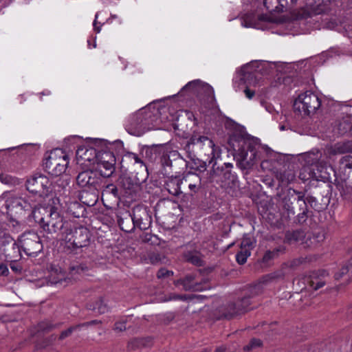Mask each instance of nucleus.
<instances>
[{
  "mask_svg": "<svg viewBox=\"0 0 352 352\" xmlns=\"http://www.w3.org/2000/svg\"><path fill=\"white\" fill-rule=\"evenodd\" d=\"M215 162L212 164V169L209 173L208 182L221 183L222 186L231 187L237 181L236 175L232 172L233 165L231 163H224L219 168H214Z\"/></svg>",
  "mask_w": 352,
  "mask_h": 352,
  "instance_id": "obj_9",
  "label": "nucleus"
},
{
  "mask_svg": "<svg viewBox=\"0 0 352 352\" xmlns=\"http://www.w3.org/2000/svg\"><path fill=\"white\" fill-rule=\"evenodd\" d=\"M160 131L158 135L165 133L168 138L165 142L155 144V155H157L161 169L157 173L158 179H155V186L162 188V191L166 190L169 194L177 196L180 194L179 177H173L172 166L173 162L178 159L179 153L173 149L168 144L170 142V132L168 131Z\"/></svg>",
  "mask_w": 352,
  "mask_h": 352,
  "instance_id": "obj_1",
  "label": "nucleus"
},
{
  "mask_svg": "<svg viewBox=\"0 0 352 352\" xmlns=\"http://www.w3.org/2000/svg\"><path fill=\"white\" fill-rule=\"evenodd\" d=\"M32 213L35 221L40 224L45 232L52 234L59 230L61 235L63 234L65 223L68 221H63L57 208L50 207L34 210Z\"/></svg>",
  "mask_w": 352,
  "mask_h": 352,
  "instance_id": "obj_3",
  "label": "nucleus"
},
{
  "mask_svg": "<svg viewBox=\"0 0 352 352\" xmlns=\"http://www.w3.org/2000/svg\"><path fill=\"white\" fill-rule=\"evenodd\" d=\"M346 175V178H344L340 182L338 181V179H336L335 184L338 190L340 191V195L345 199H351L350 190L352 187L348 186V184H352V169L349 170Z\"/></svg>",
  "mask_w": 352,
  "mask_h": 352,
  "instance_id": "obj_22",
  "label": "nucleus"
},
{
  "mask_svg": "<svg viewBox=\"0 0 352 352\" xmlns=\"http://www.w3.org/2000/svg\"><path fill=\"white\" fill-rule=\"evenodd\" d=\"M12 243V251L9 249L5 250V254L6 260L10 263L19 261L21 257L20 245H18L14 241L13 239L6 233H0V244L6 245V244Z\"/></svg>",
  "mask_w": 352,
  "mask_h": 352,
  "instance_id": "obj_17",
  "label": "nucleus"
},
{
  "mask_svg": "<svg viewBox=\"0 0 352 352\" xmlns=\"http://www.w3.org/2000/svg\"><path fill=\"white\" fill-rule=\"evenodd\" d=\"M206 170V163L205 162H203L198 167V170L200 172H204Z\"/></svg>",
  "mask_w": 352,
  "mask_h": 352,
  "instance_id": "obj_64",
  "label": "nucleus"
},
{
  "mask_svg": "<svg viewBox=\"0 0 352 352\" xmlns=\"http://www.w3.org/2000/svg\"><path fill=\"white\" fill-rule=\"evenodd\" d=\"M186 299V298L185 296L173 294V295H171L168 300H185Z\"/></svg>",
  "mask_w": 352,
  "mask_h": 352,
  "instance_id": "obj_63",
  "label": "nucleus"
},
{
  "mask_svg": "<svg viewBox=\"0 0 352 352\" xmlns=\"http://www.w3.org/2000/svg\"><path fill=\"white\" fill-rule=\"evenodd\" d=\"M304 197L305 192L293 188H289L283 194V197L281 198V206L289 219L294 217L299 209H302V207L306 206Z\"/></svg>",
  "mask_w": 352,
  "mask_h": 352,
  "instance_id": "obj_7",
  "label": "nucleus"
},
{
  "mask_svg": "<svg viewBox=\"0 0 352 352\" xmlns=\"http://www.w3.org/2000/svg\"><path fill=\"white\" fill-rule=\"evenodd\" d=\"M186 259L188 262L197 266H201L203 265V261L198 253H188L186 255Z\"/></svg>",
  "mask_w": 352,
  "mask_h": 352,
  "instance_id": "obj_46",
  "label": "nucleus"
},
{
  "mask_svg": "<svg viewBox=\"0 0 352 352\" xmlns=\"http://www.w3.org/2000/svg\"><path fill=\"white\" fill-rule=\"evenodd\" d=\"M153 234L151 232H144L141 235L142 241L144 243H148L151 241Z\"/></svg>",
  "mask_w": 352,
  "mask_h": 352,
  "instance_id": "obj_57",
  "label": "nucleus"
},
{
  "mask_svg": "<svg viewBox=\"0 0 352 352\" xmlns=\"http://www.w3.org/2000/svg\"><path fill=\"white\" fill-rule=\"evenodd\" d=\"M153 102L148 106L138 110L135 113L129 116L126 119L124 126L126 131L133 135L140 136L146 131L152 129L154 113Z\"/></svg>",
  "mask_w": 352,
  "mask_h": 352,
  "instance_id": "obj_2",
  "label": "nucleus"
},
{
  "mask_svg": "<svg viewBox=\"0 0 352 352\" xmlns=\"http://www.w3.org/2000/svg\"><path fill=\"white\" fill-rule=\"evenodd\" d=\"M200 94L206 95L209 104H213L216 102L214 89L210 85L205 83Z\"/></svg>",
  "mask_w": 352,
  "mask_h": 352,
  "instance_id": "obj_41",
  "label": "nucleus"
},
{
  "mask_svg": "<svg viewBox=\"0 0 352 352\" xmlns=\"http://www.w3.org/2000/svg\"><path fill=\"white\" fill-rule=\"evenodd\" d=\"M330 155L352 153V141L337 142L327 149Z\"/></svg>",
  "mask_w": 352,
  "mask_h": 352,
  "instance_id": "obj_24",
  "label": "nucleus"
},
{
  "mask_svg": "<svg viewBox=\"0 0 352 352\" xmlns=\"http://www.w3.org/2000/svg\"><path fill=\"white\" fill-rule=\"evenodd\" d=\"M87 308L100 314H104L109 311V307L102 298H99L94 302L89 303Z\"/></svg>",
  "mask_w": 352,
  "mask_h": 352,
  "instance_id": "obj_28",
  "label": "nucleus"
},
{
  "mask_svg": "<svg viewBox=\"0 0 352 352\" xmlns=\"http://www.w3.org/2000/svg\"><path fill=\"white\" fill-rule=\"evenodd\" d=\"M251 252L241 250L236 254V260L239 265H243L246 263L247 258L250 256Z\"/></svg>",
  "mask_w": 352,
  "mask_h": 352,
  "instance_id": "obj_47",
  "label": "nucleus"
},
{
  "mask_svg": "<svg viewBox=\"0 0 352 352\" xmlns=\"http://www.w3.org/2000/svg\"><path fill=\"white\" fill-rule=\"evenodd\" d=\"M200 80H195L187 83L182 89L184 91H190L195 94H199L201 92L202 87L204 85Z\"/></svg>",
  "mask_w": 352,
  "mask_h": 352,
  "instance_id": "obj_35",
  "label": "nucleus"
},
{
  "mask_svg": "<svg viewBox=\"0 0 352 352\" xmlns=\"http://www.w3.org/2000/svg\"><path fill=\"white\" fill-rule=\"evenodd\" d=\"M194 148L208 157L209 164H212L214 160L220 156L219 148L206 136H192L186 145L185 149L188 151L191 148L193 150Z\"/></svg>",
  "mask_w": 352,
  "mask_h": 352,
  "instance_id": "obj_6",
  "label": "nucleus"
},
{
  "mask_svg": "<svg viewBox=\"0 0 352 352\" xmlns=\"http://www.w3.org/2000/svg\"><path fill=\"white\" fill-rule=\"evenodd\" d=\"M352 268V258L348 261V263L342 266L340 271L335 274L336 279H340L343 277L344 275L346 274L350 269Z\"/></svg>",
  "mask_w": 352,
  "mask_h": 352,
  "instance_id": "obj_49",
  "label": "nucleus"
},
{
  "mask_svg": "<svg viewBox=\"0 0 352 352\" xmlns=\"http://www.w3.org/2000/svg\"><path fill=\"white\" fill-rule=\"evenodd\" d=\"M276 257L271 250H267L262 258V262L264 263H267L270 261L273 260Z\"/></svg>",
  "mask_w": 352,
  "mask_h": 352,
  "instance_id": "obj_53",
  "label": "nucleus"
},
{
  "mask_svg": "<svg viewBox=\"0 0 352 352\" xmlns=\"http://www.w3.org/2000/svg\"><path fill=\"white\" fill-rule=\"evenodd\" d=\"M263 4L270 13H280L285 12L283 6H281L280 1L279 0H263Z\"/></svg>",
  "mask_w": 352,
  "mask_h": 352,
  "instance_id": "obj_31",
  "label": "nucleus"
},
{
  "mask_svg": "<svg viewBox=\"0 0 352 352\" xmlns=\"http://www.w3.org/2000/svg\"><path fill=\"white\" fill-rule=\"evenodd\" d=\"M65 228L61 239L67 248L76 249L89 244V232L87 228L78 227L72 221L66 223Z\"/></svg>",
  "mask_w": 352,
  "mask_h": 352,
  "instance_id": "obj_5",
  "label": "nucleus"
},
{
  "mask_svg": "<svg viewBox=\"0 0 352 352\" xmlns=\"http://www.w3.org/2000/svg\"><path fill=\"white\" fill-rule=\"evenodd\" d=\"M69 164L67 155L63 150L56 148L52 151L44 163L49 174L59 176L65 172Z\"/></svg>",
  "mask_w": 352,
  "mask_h": 352,
  "instance_id": "obj_8",
  "label": "nucleus"
},
{
  "mask_svg": "<svg viewBox=\"0 0 352 352\" xmlns=\"http://www.w3.org/2000/svg\"><path fill=\"white\" fill-rule=\"evenodd\" d=\"M335 130H337V133L340 135H344L348 132H351L352 117L346 116L339 120L335 128Z\"/></svg>",
  "mask_w": 352,
  "mask_h": 352,
  "instance_id": "obj_27",
  "label": "nucleus"
},
{
  "mask_svg": "<svg viewBox=\"0 0 352 352\" xmlns=\"http://www.w3.org/2000/svg\"><path fill=\"white\" fill-rule=\"evenodd\" d=\"M126 329L125 322H118L114 325V330L117 331H122Z\"/></svg>",
  "mask_w": 352,
  "mask_h": 352,
  "instance_id": "obj_58",
  "label": "nucleus"
},
{
  "mask_svg": "<svg viewBox=\"0 0 352 352\" xmlns=\"http://www.w3.org/2000/svg\"><path fill=\"white\" fill-rule=\"evenodd\" d=\"M339 170L344 173V175H346L349 170H352L351 155H345L340 159Z\"/></svg>",
  "mask_w": 352,
  "mask_h": 352,
  "instance_id": "obj_38",
  "label": "nucleus"
},
{
  "mask_svg": "<svg viewBox=\"0 0 352 352\" xmlns=\"http://www.w3.org/2000/svg\"><path fill=\"white\" fill-rule=\"evenodd\" d=\"M9 273L8 268L5 264H0V275L7 276Z\"/></svg>",
  "mask_w": 352,
  "mask_h": 352,
  "instance_id": "obj_60",
  "label": "nucleus"
},
{
  "mask_svg": "<svg viewBox=\"0 0 352 352\" xmlns=\"http://www.w3.org/2000/svg\"><path fill=\"white\" fill-rule=\"evenodd\" d=\"M140 344V340L134 339L129 342V346L131 347V349H134L135 347L139 346Z\"/></svg>",
  "mask_w": 352,
  "mask_h": 352,
  "instance_id": "obj_62",
  "label": "nucleus"
},
{
  "mask_svg": "<svg viewBox=\"0 0 352 352\" xmlns=\"http://www.w3.org/2000/svg\"><path fill=\"white\" fill-rule=\"evenodd\" d=\"M98 323H100V321L95 320H92L91 322H87L80 324H78L76 326L71 327L69 329H67V330L63 331L60 333L59 339L63 340V339L66 338L67 337L69 336L72 332H74V331H76V330H80L83 327H88L89 325L98 324Z\"/></svg>",
  "mask_w": 352,
  "mask_h": 352,
  "instance_id": "obj_33",
  "label": "nucleus"
},
{
  "mask_svg": "<svg viewBox=\"0 0 352 352\" xmlns=\"http://www.w3.org/2000/svg\"><path fill=\"white\" fill-rule=\"evenodd\" d=\"M307 261V257H298L296 258H294L288 262L284 263L283 267L287 270V268L291 270H296L298 267H300L301 265L305 263Z\"/></svg>",
  "mask_w": 352,
  "mask_h": 352,
  "instance_id": "obj_40",
  "label": "nucleus"
},
{
  "mask_svg": "<svg viewBox=\"0 0 352 352\" xmlns=\"http://www.w3.org/2000/svg\"><path fill=\"white\" fill-rule=\"evenodd\" d=\"M119 185L124 190L127 196H133L140 190V185L134 182L131 177L126 176L120 177L119 179Z\"/></svg>",
  "mask_w": 352,
  "mask_h": 352,
  "instance_id": "obj_21",
  "label": "nucleus"
},
{
  "mask_svg": "<svg viewBox=\"0 0 352 352\" xmlns=\"http://www.w3.org/2000/svg\"><path fill=\"white\" fill-rule=\"evenodd\" d=\"M50 181L43 175L33 176L26 182V188L32 194L43 195L47 193Z\"/></svg>",
  "mask_w": 352,
  "mask_h": 352,
  "instance_id": "obj_15",
  "label": "nucleus"
},
{
  "mask_svg": "<svg viewBox=\"0 0 352 352\" xmlns=\"http://www.w3.org/2000/svg\"><path fill=\"white\" fill-rule=\"evenodd\" d=\"M195 274H187L184 278L177 280L176 285H182L186 291H202L206 289L201 283L197 280Z\"/></svg>",
  "mask_w": 352,
  "mask_h": 352,
  "instance_id": "obj_18",
  "label": "nucleus"
},
{
  "mask_svg": "<svg viewBox=\"0 0 352 352\" xmlns=\"http://www.w3.org/2000/svg\"><path fill=\"white\" fill-rule=\"evenodd\" d=\"M0 181L3 184H9L11 182V177L7 175L0 174Z\"/></svg>",
  "mask_w": 352,
  "mask_h": 352,
  "instance_id": "obj_61",
  "label": "nucleus"
},
{
  "mask_svg": "<svg viewBox=\"0 0 352 352\" xmlns=\"http://www.w3.org/2000/svg\"><path fill=\"white\" fill-rule=\"evenodd\" d=\"M304 201L307 206H309L311 208L314 209L315 210L319 211L322 208L321 207L319 206V204H318L316 197L313 196H305Z\"/></svg>",
  "mask_w": 352,
  "mask_h": 352,
  "instance_id": "obj_48",
  "label": "nucleus"
},
{
  "mask_svg": "<svg viewBox=\"0 0 352 352\" xmlns=\"http://www.w3.org/2000/svg\"><path fill=\"white\" fill-rule=\"evenodd\" d=\"M50 280L52 284L62 283L63 281H66L65 273L60 268H53L50 274Z\"/></svg>",
  "mask_w": 352,
  "mask_h": 352,
  "instance_id": "obj_36",
  "label": "nucleus"
},
{
  "mask_svg": "<svg viewBox=\"0 0 352 352\" xmlns=\"http://www.w3.org/2000/svg\"><path fill=\"white\" fill-rule=\"evenodd\" d=\"M321 153L316 151V152H310L307 153L305 156V161L308 165L310 166H316L318 167V164H319V160L321 157ZM323 167L321 166V169L318 168V170L320 172L322 171Z\"/></svg>",
  "mask_w": 352,
  "mask_h": 352,
  "instance_id": "obj_34",
  "label": "nucleus"
},
{
  "mask_svg": "<svg viewBox=\"0 0 352 352\" xmlns=\"http://www.w3.org/2000/svg\"><path fill=\"white\" fill-rule=\"evenodd\" d=\"M19 243L24 252L28 256H34L43 250V245L39 236L34 232H28L23 234Z\"/></svg>",
  "mask_w": 352,
  "mask_h": 352,
  "instance_id": "obj_12",
  "label": "nucleus"
},
{
  "mask_svg": "<svg viewBox=\"0 0 352 352\" xmlns=\"http://www.w3.org/2000/svg\"><path fill=\"white\" fill-rule=\"evenodd\" d=\"M76 156L77 164L87 168L95 164L98 160L96 149L87 146L78 147Z\"/></svg>",
  "mask_w": 352,
  "mask_h": 352,
  "instance_id": "obj_14",
  "label": "nucleus"
},
{
  "mask_svg": "<svg viewBox=\"0 0 352 352\" xmlns=\"http://www.w3.org/2000/svg\"><path fill=\"white\" fill-rule=\"evenodd\" d=\"M240 314L238 307L235 302L228 304L223 311V316L226 319H231Z\"/></svg>",
  "mask_w": 352,
  "mask_h": 352,
  "instance_id": "obj_37",
  "label": "nucleus"
},
{
  "mask_svg": "<svg viewBox=\"0 0 352 352\" xmlns=\"http://www.w3.org/2000/svg\"><path fill=\"white\" fill-rule=\"evenodd\" d=\"M270 20V17L266 14H261L256 16L252 15H247L245 19V26L246 27H254L258 28V21H268Z\"/></svg>",
  "mask_w": 352,
  "mask_h": 352,
  "instance_id": "obj_32",
  "label": "nucleus"
},
{
  "mask_svg": "<svg viewBox=\"0 0 352 352\" xmlns=\"http://www.w3.org/2000/svg\"><path fill=\"white\" fill-rule=\"evenodd\" d=\"M256 243L254 237L251 236L250 234H244L241 242L240 248L243 250H251L254 248V244Z\"/></svg>",
  "mask_w": 352,
  "mask_h": 352,
  "instance_id": "obj_39",
  "label": "nucleus"
},
{
  "mask_svg": "<svg viewBox=\"0 0 352 352\" xmlns=\"http://www.w3.org/2000/svg\"><path fill=\"white\" fill-rule=\"evenodd\" d=\"M115 157L111 153H104L96 162V170L101 177H110L114 172Z\"/></svg>",
  "mask_w": 352,
  "mask_h": 352,
  "instance_id": "obj_16",
  "label": "nucleus"
},
{
  "mask_svg": "<svg viewBox=\"0 0 352 352\" xmlns=\"http://www.w3.org/2000/svg\"><path fill=\"white\" fill-rule=\"evenodd\" d=\"M200 94L206 95L209 104H213L216 102L214 89L210 85L205 83Z\"/></svg>",
  "mask_w": 352,
  "mask_h": 352,
  "instance_id": "obj_42",
  "label": "nucleus"
},
{
  "mask_svg": "<svg viewBox=\"0 0 352 352\" xmlns=\"http://www.w3.org/2000/svg\"><path fill=\"white\" fill-rule=\"evenodd\" d=\"M1 197L6 201V208L10 210H31L36 207L35 200L30 197L22 198L13 192H5Z\"/></svg>",
  "mask_w": 352,
  "mask_h": 352,
  "instance_id": "obj_11",
  "label": "nucleus"
},
{
  "mask_svg": "<svg viewBox=\"0 0 352 352\" xmlns=\"http://www.w3.org/2000/svg\"><path fill=\"white\" fill-rule=\"evenodd\" d=\"M249 67L248 65L243 66L239 74L240 82L245 85L246 87L257 83L256 74L250 71Z\"/></svg>",
  "mask_w": 352,
  "mask_h": 352,
  "instance_id": "obj_23",
  "label": "nucleus"
},
{
  "mask_svg": "<svg viewBox=\"0 0 352 352\" xmlns=\"http://www.w3.org/2000/svg\"><path fill=\"white\" fill-rule=\"evenodd\" d=\"M299 212L296 217H294V222L300 225L304 224L308 218V212L309 209L307 208V206L302 207V209L298 210Z\"/></svg>",
  "mask_w": 352,
  "mask_h": 352,
  "instance_id": "obj_43",
  "label": "nucleus"
},
{
  "mask_svg": "<svg viewBox=\"0 0 352 352\" xmlns=\"http://www.w3.org/2000/svg\"><path fill=\"white\" fill-rule=\"evenodd\" d=\"M321 105L318 96L309 91H305L298 96L294 103V109L305 116L314 113Z\"/></svg>",
  "mask_w": 352,
  "mask_h": 352,
  "instance_id": "obj_10",
  "label": "nucleus"
},
{
  "mask_svg": "<svg viewBox=\"0 0 352 352\" xmlns=\"http://www.w3.org/2000/svg\"><path fill=\"white\" fill-rule=\"evenodd\" d=\"M235 303L238 307L241 314H244L251 309L250 307V300L249 297H243L241 299H239L236 302H235Z\"/></svg>",
  "mask_w": 352,
  "mask_h": 352,
  "instance_id": "obj_44",
  "label": "nucleus"
},
{
  "mask_svg": "<svg viewBox=\"0 0 352 352\" xmlns=\"http://www.w3.org/2000/svg\"><path fill=\"white\" fill-rule=\"evenodd\" d=\"M261 344V341L258 339H252L250 341V343L249 345H247L244 347L245 350H250V349L254 347V346H258Z\"/></svg>",
  "mask_w": 352,
  "mask_h": 352,
  "instance_id": "obj_55",
  "label": "nucleus"
},
{
  "mask_svg": "<svg viewBox=\"0 0 352 352\" xmlns=\"http://www.w3.org/2000/svg\"><path fill=\"white\" fill-rule=\"evenodd\" d=\"M228 142L239 157V165L241 168H250L254 164L256 156L255 146L252 145L245 135L234 132L230 136Z\"/></svg>",
  "mask_w": 352,
  "mask_h": 352,
  "instance_id": "obj_4",
  "label": "nucleus"
},
{
  "mask_svg": "<svg viewBox=\"0 0 352 352\" xmlns=\"http://www.w3.org/2000/svg\"><path fill=\"white\" fill-rule=\"evenodd\" d=\"M276 178L283 184H288L295 180L296 175L292 170L287 169L283 171L278 172L276 174Z\"/></svg>",
  "mask_w": 352,
  "mask_h": 352,
  "instance_id": "obj_30",
  "label": "nucleus"
},
{
  "mask_svg": "<svg viewBox=\"0 0 352 352\" xmlns=\"http://www.w3.org/2000/svg\"><path fill=\"white\" fill-rule=\"evenodd\" d=\"M305 239L306 234L302 230L287 231L285 235L284 242L289 244L296 242H301L302 243H304V240Z\"/></svg>",
  "mask_w": 352,
  "mask_h": 352,
  "instance_id": "obj_26",
  "label": "nucleus"
},
{
  "mask_svg": "<svg viewBox=\"0 0 352 352\" xmlns=\"http://www.w3.org/2000/svg\"><path fill=\"white\" fill-rule=\"evenodd\" d=\"M244 93L245 94V96L248 99H252L254 97V94H255V91H253V90L250 89L248 88V87H246V88L244 90Z\"/></svg>",
  "mask_w": 352,
  "mask_h": 352,
  "instance_id": "obj_59",
  "label": "nucleus"
},
{
  "mask_svg": "<svg viewBox=\"0 0 352 352\" xmlns=\"http://www.w3.org/2000/svg\"><path fill=\"white\" fill-rule=\"evenodd\" d=\"M201 187V179L200 177L195 173H189V187L187 193L192 195L197 192Z\"/></svg>",
  "mask_w": 352,
  "mask_h": 352,
  "instance_id": "obj_29",
  "label": "nucleus"
},
{
  "mask_svg": "<svg viewBox=\"0 0 352 352\" xmlns=\"http://www.w3.org/2000/svg\"><path fill=\"white\" fill-rule=\"evenodd\" d=\"M102 182L98 173L89 169L79 173L76 177V184L79 187L90 190H98Z\"/></svg>",
  "mask_w": 352,
  "mask_h": 352,
  "instance_id": "obj_13",
  "label": "nucleus"
},
{
  "mask_svg": "<svg viewBox=\"0 0 352 352\" xmlns=\"http://www.w3.org/2000/svg\"><path fill=\"white\" fill-rule=\"evenodd\" d=\"M307 1L310 8L307 6V8L302 9L299 13V15L302 18L307 19L308 17H311L313 15L319 14L323 11V8H322L321 6L324 2V0Z\"/></svg>",
  "mask_w": 352,
  "mask_h": 352,
  "instance_id": "obj_20",
  "label": "nucleus"
},
{
  "mask_svg": "<svg viewBox=\"0 0 352 352\" xmlns=\"http://www.w3.org/2000/svg\"><path fill=\"white\" fill-rule=\"evenodd\" d=\"M287 274V272L283 267V265H282L280 269L270 274L263 276L261 278V282L264 284H267L270 282L281 280L283 279Z\"/></svg>",
  "mask_w": 352,
  "mask_h": 352,
  "instance_id": "obj_25",
  "label": "nucleus"
},
{
  "mask_svg": "<svg viewBox=\"0 0 352 352\" xmlns=\"http://www.w3.org/2000/svg\"><path fill=\"white\" fill-rule=\"evenodd\" d=\"M328 276L329 274L324 270L314 271L307 278V281L313 289L318 290L326 284V278Z\"/></svg>",
  "mask_w": 352,
  "mask_h": 352,
  "instance_id": "obj_19",
  "label": "nucleus"
},
{
  "mask_svg": "<svg viewBox=\"0 0 352 352\" xmlns=\"http://www.w3.org/2000/svg\"><path fill=\"white\" fill-rule=\"evenodd\" d=\"M118 189L113 184H108L105 189L103 190L102 195L105 194L112 193L114 196L117 195Z\"/></svg>",
  "mask_w": 352,
  "mask_h": 352,
  "instance_id": "obj_52",
  "label": "nucleus"
},
{
  "mask_svg": "<svg viewBox=\"0 0 352 352\" xmlns=\"http://www.w3.org/2000/svg\"><path fill=\"white\" fill-rule=\"evenodd\" d=\"M168 113V108L166 107H162L161 108L158 107L157 113L160 115V119L161 121H163L164 119L168 118V116L166 115Z\"/></svg>",
  "mask_w": 352,
  "mask_h": 352,
  "instance_id": "obj_54",
  "label": "nucleus"
},
{
  "mask_svg": "<svg viewBox=\"0 0 352 352\" xmlns=\"http://www.w3.org/2000/svg\"><path fill=\"white\" fill-rule=\"evenodd\" d=\"M124 160L131 161L133 162L134 164L142 163V160L138 157V155L133 153L126 154L124 157L123 161Z\"/></svg>",
  "mask_w": 352,
  "mask_h": 352,
  "instance_id": "obj_51",
  "label": "nucleus"
},
{
  "mask_svg": "<svg viewBox=\"0 0 352 352\" xmlns=\"http://www.w3.org/2000/svg\"><path fill=\"white\" fill-rule=\"evenodd\" d=\"M271 251L274 254V256L277 258L280 255V254H283L285 252V247L283 245H280Z\"/></svg>",
  "mask_w": 352,
  "mask_h": 352,
  "instance_id": "obj_56",
  "label": "nucleus"
},
{
  "mask_svg": "<svg viewBox=\"0 0 352 352\" xmlns=\"http://www.w3.org/2000/svg\"><path fill=\"white\" fill-rule=\"evenodd\" d=\"M173 274V271L162 267L157 271V278L168 283L171 279Z\"/></svg>",
  "mask_w": 352,
  "mask_h": 352,
  "instance_id": "obj_45",
  "label": "nucleus"
},
{
  "mask_svg": "<svg viewBox=\"0 0 352 352\" xmlns=\"http://www.w3.org/2000/svg\"><path fill=\"white\" fill-rule=\"evenodd\" d=\"M179 192L187 191L189 187V173L184 176L182 179L179 178Z\"/></svg>",
  "mask_w": 352,
  "mask_h": 352,
  "instance_id": "obj_50",
  "label": "nucleus"
}]
</instances>
